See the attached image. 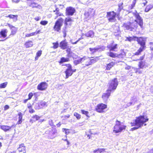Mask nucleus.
I'll list each match as a JSON object with an SVG mask.
<instances>
[{"label": "nucleus", "mask_w": 153, "mask_h": 153, "mask_svg": "<svg viewBox=\"0 0 153 153\" xmlns=\"http://www.w3.org/2000/svg\"><path fill=\"white\" fill-rule=\"evenodd\" d=\"M149 119L144 115L140 116L137 117L136 119L133 122L131 123V126H135L131 128L130 130L133 131L142 127L143 126V125L145 126H146V124L145 123Z\"/></svg>", "instance_id": "obj_1"}, {"label": "nucleus", "mask_w": 153, "mask_h": 153, "mask_svg": "<svg viewBox=\"0 0 153 153\" xmlns=\"http://www.w3.org/2000/svg\"><path fill=\"white\" fill-rule=\"evenodd\" d=\"M123 26L127 30L133 31H136L138 27L137 23L134 21L132 22L124 23Z\"/></svg>", "instance_id": "obj_2"}, {"label": "nucleus", "mask_w": 153, "mask_h": 153, "mask_svg": "<svg viewBox=\"0 0 153 153\" xmlns=\"http://www.w3.org/2000/svg\"><path fill=\"white\" fill-rule=\"evenodd\" d=\"M116 16L118 17V19L119 20V13H116L114 11L107 12L106 17L108 20L110 22H115L116 21Z\"/></svg>", "instance_id": "obj_3"}, {"label": "nucleus", "mask_w": 153, "mask_h": 153, "mask_svg": "<svg viewBox=\"0 0 153 153\" xmlns=\"http://www.w3.org/2000/svg\"><path fill=\"white\" fill-rule=\"evenodd\" d=\"M134 16L136 19L134 21L137 23V25H139L141 28H143V19L140 16L139 13L137 12L136 10L133 13Z\"/></svg>", "instance_id": "obj_4"}, {"label": "nucleus", "mask_w": 153, "mask_h": 153, "mask_svg": "<svg viewBox=\"0 0 153 153\" xmlns=\"http://www.w3.org/2000/svg\"><path fill=\"white\" fill-rule=\"evenodd\" d=\"M63 21V19L62 18H59L56 21L53 27V29L54 31L60 32Z\"/></svg>", "instance_id": "obj_5"}, {"label": "nucleus", "mask_w": 153, "mask_h": 153, "mask_svg": "<svg viewBox=\"0 0 153 153\" xmlns=\"http://www.w3.org/2000/svg\"><path fill=\"white\" fill-rule=\"evenodd\" d=\"M118 82L117 78H115L110 81L108 83V90L111 91L115 90L118 85Z\"/></svg>", "instance_id": "obj_6"}, {"label": "nucleus", "mask_w": 153, "mask_h": 153, "mask_svg": "<svg viewBox=\"0 0 153 153\" xmlns=\"http://www.w3.org/2000/svg\"><path fill=\"white\" fill-rule=\"evenodd\" d=\"M136 41H137L138 44L141 46L140 48L145 49L146 46V39H145L142 37H137Z\"/></svg>", "instance_id": "obj_7"}, {"label": "nucleus", "mask_w": 153, "mask_h": 153, "mask_svg": "<svg viewBox=\"0 0 153 153\" xmlns=\"http://www.w3.org/2000/svg\"><path fill=\"white\" fill-rule=\"evenodd\" d=\"M107 108L106 105L101 103L98 105L96 108V111L100 113L103 111V110Z\"/></svg>", "instance_id": "obj_8"}, {"label": "nucleus", "mask_w": 153, "mask_h": 153, "mask_svg": "<svg viewBox=\"0 0 153 153\" xmlns=\"http://www.w3.org/2000/svg\"><path fill=\"white\" fill-rule=\"evenodd\" d=\"M126 127V126L124 125H123L122 126H115L113 131L116 133L120 132L123 130L125 129Z\"/></svg>", "instance_id": "obj_9"}, {"label": "nucleus", "mask_w": 153, "mask_h": 153, "mask_svg": "<svg viewBox=\"0 0 153 153\" xmlns=\"http://www.w3.org/2000/svg\"><path fill=\"white\" fill-rule=\"evenodd\" d=\"M47 87V83L45 82H42L38 85L37 88L39 90L43 91L46 89Z\"/></svg>", "instance_id": "obj_10"}, {"label": "nucleus", "mask_w": 153, "mask_h": 153, "mask_svg": "<svg viewBox=\"0 0 153 153\" xmlns=\"http://www.w3.org/2000/svg\"><path fill=\"white\" fill-rule=\"evenodd\" d=\"M105 49V47L103 46L101 47H96L94 48H90L89 50L91 53H94L97 51H103Z\"/></svg>", "instance_id": "obj_11"}, {"label": "nucleus", "mask_w": 153, "mask_h": 153, "mask_svg": "<svg viewBox=\"0 0 153 153\" xmlns=\"http://www.w3.org/2000/svg\"><path fill=\"white\" fill-rule=\"evenodd\" d=\"M66 74V78L67 79L70 76H71L73 74L72 71V67L71 65H68V68L65 71Z\"/></svg>", "instance_id": "obj_12"}, {"label": "nucleus", "mask_w": 153, "mask_h": 153, "mask_svg": "<svg viewBox=\"0 0 153 153\" xmlns=\"http://www.w3.org/2000/svg\"><path fill=\"white\" fill-rule=\"evenodd\" d=\"M6 26H8L10 29L11 30V35H14L16 34L17 30V28L15 27L10 24L9 23H7V25H6Z\"/></svg>", "instance_id": "obj_13"}, {"label": "nucleus", "mask_w": 153, "mask_h": 153, "mask_svg": "<svg viewBox=\"0 0 153 153\" xmlns=\"http://www.w3.org/2000/svg\"><path fill=\"white\" fill-rule=\"evenodd\" d=\"M75 11V9L71 7H68L66 9V14L68 16H72Z\"/></svg>", "instance_id": "obj_14"}, {"label": "nucleus", "mask_w": 153, "mask_h": 153, "mask_svg": "<svg viewBox=\"0 0 153 153\" xmlns=\"http://www.w3.org/2000/svg\"><path fill=\"white\" fill-rule=\"evenodd\" d=\"M117 44H112L108 45L107 47L109 50L110 51H117Z\"/></svg>", "instance_id": "obj_15"}, {"label": "nucleus", "mask_w": 153, "mask_h": 153, "mask_svg": "<svg viewBox=\"0 0 153 153\" xmlns=\"http://www.w3.org/2000/svg\"><path fill=\"white\" fill-rule=\"evenodd\" d=\"M137 101V99L136 97L133 96L131 98L130 102L127 103L126 105L128 107L131 105H134Z\"/></svg>", "instance_id": "obj_16"}, {"label": "nucleus", "mask_w": 153, "mask_h": 153, "mask_svg": "<svg viewBox=\"0 0 153 153\" xmlns=\"http://www.w3.org/2000/svg\"><path fill=\"white\" fill-rule=\"evenodd\" d=\"M15 127V125H13L11 126H8L4 125L1 126H0V127L1 129L6 132L7 131H9L11 128H14Z\"/></svg>", "instance_id": "obj_17"}, {"label": "nucleus", "mask_w": 153, "mask_h": 153, "mask_svg": "<svg viewBox=\"0 0 153 153\" xmlns=\"http://www.w3.org/2000/svg\"><path fill=\"white\" fill-rule=\"evenodd\" d=\"M111 92V91L108 89L106 91V93L103 94L102 97L105 101H106L109 98Z\"/></svg>", "instance_id": "obj_18"}, {"label": "nucleus", "mask_w": 153, "mask_h": 153, "mask_svg": "<svg viewBox=\"0 0 153 153\" xmlns=\"http://www.w3.org/2000/svg\"><path fill=\"white\" fill-rule=\"evenodd\" d=\"M68 45V42L66 41L65 40L61 41L59 44V47L61 48L63 50L65 49Z\"/></svg>", "instance_id": "obj_19"}, {"label": "nucleus", "mask_w": 153, "mask_h": 153, "mask_svg": "<svg viewBox=\"0 0 153 153\" xmlns=\"http://www.w3.org/2000/svg\"><path fill=\"white\" fill-rule=\"evenodd\" d=\"M19 152H23V153H26V149L23 143H22L19 145V147L17 149Z\"/></svg>", "instance_id": "obj_20"}, {"label": "nucleus", "mask_w": 153, "mask_h": 153, "mask_svg": "<svg viewBox=\"0 0 153 153\" xmlns=\"http://www.w3.org/2000/svg\"><path fill=\"white\" fill-rule=\"evenodd\" d=\"M86 57L84 56L83 57L80 58V59L75 60L74 61V63L75 65H77L81 63L82 61H83L86 59Z\"/></svg>", "instance_id": "obj_21"}, {"label": "nucleus", "mask_w": 153, "mask_h": 153, "mask_svg": "<svg viewBox=\"0 0 153 153\" xmlns=\"http://www.w3.org/2000/svg\"><path fill=\"white\" fill-rule=\"evenodd\" d=\"M7 18L9 17L10 19H12L14 22H16L18 20V16L17 15H14L10 14L8 16H6Z\"/></svg>", "instance_id": "obj_22"}, {"label": "nucleus", "mask_w": 153, "mask_h": 153, "mask_svg": "<svg viewBox=\"0 0 153 153\" xmlns=\"http://www.w3.org/2000/svg\"><path fill=\"white\" fill-rule=\"evenodd\" d=\"M107 55L112 58H115L116 57H118V55L117 54L115 53H113V52L109 51L106 53Z\"/></svg>", "instance_id": "obj_23"}, {"label": "nucleus", "mask_w": 153, "mask_h": 153, "mask_svg": "<svg viewBox=\"0 0 153 153\" xmlns=\"http://www.w3.org/2000/svg\"><path fill=\"white\" fill-rule=\"evenodd\" d=\"M115 65V62H111L109 64H107L106 70H110Z\"/></svg>", "instance_id": "obj_24"}, {"label": "nucleus", "mask_w": 153, "mask_h": 153, "mask_svg": "<svg viewBox=\"0 0 153 153\" xmlns=\"http://www.w3.org/2000/svg\"><path fill=\"white\" fill-rule=\"evenodd\" d=\"M67 56L69 57H72L74 59H77L78 57L77 55L71 52H69L68 53Z\"/></svg>", "instance_id": "obj_25"}, {"label": "nucleus", "mask_w": 153, "mask_h": 153, "mask_svg": "<svg viewBox=\"0 0 153 153\" xmlns=\"http://www.w3.org/2000/svg\"><path fill=\"white\" fill-rule=\"evenodd\" d=\"M85 35L87 37L92 38L94 36V33L92 30H90L86 33Z\"/></svg>", "instance_id": "obj_26"}, {"label": "nucleus", "mask_w": 153, "mask_h": 153, "mask_svg": "<svg viewBox=\"0 0 153 153\" xmlns=\"http://www.w3.org/2000/svg\"><path fill=\"white\" fill-rule=\"evenodd\" d=\"M56 131L53 129L52 130V132H50L49 134L51 138H53L56 136Z\"/></svg>", "instance_id": "obj_27"}, {"label": "nucleus", "mask_w": 153, "mask_h": 153, "mask_svg": "<svg viewBox=\"0 0 153 153\" xmlns=\"http://www.w3.org/2000/svg\"><path fill=\"white\" fill-rule=\"evenodd\" d=\"M146 62L144 61H140L138 64L140 68L143 69L146 65Z\"/></svg>", "instance_id": "obj_28"}, {"label": "nucleus", "mask_w": 153, "mask_h": 153, "mask_svg": "<svg viewBox=\"0 0 153 153\" xmlns=\"http://www.w3.org/2000/svg\"><path fill=\"white\" fill-rule=\"evenodd\" d=\"M18 115L19 116V120L17 122V124H21L22 122V113L20 112L18 113Z\"/></svg>", "instance_id": "obj_29"}, {"label": "nucleus", "mask_w": 153, "mask_h": 153, "mask_svg": "<svg viewBox=\"0 0 153 153\" xmlns=\"http://www.w3.org/2000/svg\"><path fill=\"white\" fill-rule=\"evenodd\" d=\"M69 61L70 59L69 58H65L64 57H62L61 58L59 62L60 64H61L65 62H69Z\"/></svg>", "instance_id": "obj_30"}, {"label": "nucleus", "mask_w": 153, "mask_h": 153, "mask_svg": "<svg viewBox=\"0 0 153 153\" xmlns=\"http://www.w3.org/2000/svg\"><path fill=\"white\" fill-rule=\"evenodd\" d=\"M7 31L6 29L2 30L0 32V34L4 38L5 37L7 36Z\"/></svg>", "instance_id": "obj_31"}, {"label": "nucleus", "mask_w": 153, "mask_h": 153, "mask_svg": "<svg viewBox=\"0 0 153 153\" xmlns=\"http://www.w3.org/2000/svg\"><path fill=\"white\" fill-rule=\"evenodd\" d=\"M136 36H135L126 37V41H128L130 42H131L133 41H136Z\"/></svg>", "instance_id": "obj_32"}, {"label": "nucleus", "mask_w": 153, "mask_h": 153, "mask_svg": "<svg viewBox=\"0 0 153 153\" xmlns=\"http://www.w3.org/2000/svg\"><path fill=\"white\" fill-rule=\"evenodd\" d=\"M25 45L26 48L31 47L33 45V42L31 41H29L25 43Z\"/></svg>", "instance_id": "obj_33"}, {"label": "nucleus", "mask_w": 153, "mask_h": 153, "mask_svg": "<svg viewBox=\"0 0 153 153\" xmlns=\"http://www.w3.org/2000/svg\"><path fill=\"white\" fill-rule=\"evenodd\" d=\"M53 12H55V14L57 15L55 19L58 16L62 15V14L59 12V9L58 8H56L55 10H53Z\"/></svg>", "instance_id": "obj_34"}, {"label": "nucleus", "mask_w": 153, "mask_h": 153, "mask_svg": "<svg viewBox=\"0 0 153 153\" xmlns=\"http://www.w3.org/2000/svg\"><path fill=\"white\" fill-rule=\"evenodd\" d=\"M104 149H98L94 151V152L96 153V152H98L99 153H105L106 152Z\"/></svg>", "instance_id": "obj_35"}, {"label": "nucleus", "mask_w": 153, "mask_h": 153, "mask_svg": "<svg viewBox=\"0 0 153 153\" xmlns=\"http://www.w3.org/2000/svg\"><path fill=\"white\" fill-rule=\"evenodd\" d=\"M145 49L142 48H140L137 51L134 53L135 55H138L140 54Z\"/></svg>", "instance_id": "obj_36"}, {"label": "nucleus", "mask_w": 153, "mask_h": 153, "mask_svg": "<svg viewBox=\"0 0 153 153\" xmlns=\"http://www.w3.org/2000/svg\"><path fill=\"white\" fill-rule=\"evenodd\" d=\"M73 21L71 19V18L68 17L67 18L65 19V24L67 25H68V22H72Z\"/></svg>", "instance_id": "obj_37"}, {"label": "nucleus", "mask_w": 153, "mask_h": 153, "mask_svg": "<svg viewBox=\"0 0 153 153\" xmlns=\"http://www.w3.org/2000/svg\"><path fill=\"white\" fill-rule=\"evenodd\" d=\"M99 57H96L95 58L93 59H90V60L91 65L93 63H95L97 62L99 59Z\"/></svg>", "instance_id": "obj_38"}, {"label": "nucleus", "mask_w": 153, "mask_h": 153, "mask_svg": "<svg viewBox=\"0 0 153 153\" xmlns=\"http://www.w3.org/2000/svg\"><path fill=\"white\" fill-rule=\"evenodd\" d=\"M85 60H86L85 64V66H88L89 65H91L89 58L86 57V59Z\"/></svg>", "instance_id": "obj_39"}, {"label": "nucleus", "mask_w": 153, "mask_h": 153, "mask_svg": "<svg viewBox=\"0 0 153 153\" xmlns=\"http://www.w3.org/2000/svg\"><path fill=\"white\" fill-rule=\"evenodd\" d=\"M81 111L82 114L85 115L87 117H90V116L88 115V114L89 113L88 111L82 109L81 110Z\"/></svg>", "instance_id": "obj_40"}, {"label": "nucleus", "mask_w": 153, "mask_h": 153, "mask_svg": "<svg viewBox=\"0 0 153 153\" xmlns=\"http://www.w3.org/2000/svg\"><path fill=\"white\" fill-rule=\"evenodd\" d=\"M153 7V6L152 5L147 6L145 9V11L146 12H148L151 10Z\"/></svg>", "instance_id": "obj_41"}, {"label": "nucleus", "mask_w": 153, "mask_h": 153, "mask_svg": "<svg viewBox=\"0 0 153 153\" xmlns=\"http://www.w3.org/2000/svg\"><path fill=\"white\" fill-rule=\"evenodd\" d=\"M7 82H5L0 84V88H4L7 86Z\"/></svg>", "instance_id": "obj_42"}, {"label": "nucleus", "mask_w": 153, "mask_h": 153, "mask_svg": "<svg viewBox=\"0 0 153 153\" xmlns=\"http://www.w3.org/2000/svg\"><path fill=\"white\" fill-rule=\"evenodd\" d=\"M63 132H65L66 134H68L70 133L69 129L66 128H63L62 129Z\"/></svg>", "instance_id": "obj_43"}, {"label": "nucleus", "mask_w": 153, "mask_h": 153, "mask_svg": "<svg viewBox=\"0 0 153 153\" xmlns=\"http://www.w3.org/2000/svg\"><path fill=\"white\" fill-rule=\"evenodd\" d=\"M136 2V1L135 0H134L133 1L132 4L129 7V9H132L135 6Z\"/></svg>", "instance_id": "obj_44"}, {"label": "nucleus", "mask_w": 153, "mask_h": 153, "mask_svg": "<svg viewBox=\"0 0 153 153\" xmlns=\"http://www.w3.org/2000/svg\"><path fill=\"white\" fill-rule=\"evenodd\" d=\"M38 5L35 3H32L30 4V6L32 7H37Z\"/></svg>", "instance_id": "obj_45"}, {"label": "nucleus", "mask_w": 153, "mask_h": 153, "mask_svg": "<svg viewBox=\"0 0 153 153\" xmlns=\"http://www.w3.org/2000/svg\"><path fill=\"white\" fill-rule=\"evenodd\" d=\"M74 116L76 117L77 119H79L81 118L80 115L77 113H74Z\"/></svg>", "instance_id": "obj_46"}, {"label": "nucleus", "mask_w": 153, "mask_h": 153, "mask_svg": "<svg viewBox=\"0 0 153 153\" xmlns=\"http://www.w3.org/2000/svg\"><path fill=\"white\" fill-rule=\"evenodd\" d=\"M53 48L54 49H56L59 46V43L58 42H56L55 43H53Z\"/></svg>", "instance_id": "obj_47"}, {"label": "nucleus", "mask_w": 153, "mask_h": 153, "mask_svg": "<svg viewBox=\"0 0 153 153\" xmlns=\"http://www.w3.org/2000/svg\"><path fill=\"white\" fill-rule=\"evenodd\" d=\"M48 23V22L47 21H42L40 22V24L43 25H45Z\"/></svg>", "instance_id": "obj_48"}, {"label": "nucleus", "mask_w": 153, "mask_h": 153, "mask_svg": "<svg viewBox=\"0 0 153 153\" xmlns=\"http://www.w3.org/2000/svg\"><path fill=\"white\" fill-rule=\"evenodd\" d=\"M93 11V9H90L88 12H89V16H93L94 13H92V12Z\"/></svg>", "instance_id": "obj_49"}, {"label": "nucleus", "mask_w": 153, "mask_h": 153, "mask_svg": "<svg viewBox=\"0 0 153 153\" xmlns=\"http://www.w3.org/2000/svg\"><path fill=\"white\" fill-rule=\"evenodd\" d=\"M35 35L34 32H33L29 34H26L25 35V37H29L31 36H34Z\"/></svg>", "instance_id": "obj_50"}, {"label": "nucleus", "mask_w": 153, "mask_h": 153, "mask_svg": "<svg viewBox=\"0 0 153 153\" xmlns=\"http://www.w3.org/2000/svg\"><path fill=\"white\" fill-rule=\"evenodd\" d=\"M32 117L33 118L35 119L36 120H34V121H35L38 120L40 118V117L36 115L33 116Z\"/></svg>", "instance_id": "obj_51"}, {"label": "nucleus", "mask_w": 153, "mask_h": 153, "mask_svg": "<svg viewBox=\"0 0 153 153\" xmlns=\"http://www.w3.org/2000/svg\"><path fill=\"white\" fill-rule=\"evenodd\" d=\"M63 84H58L56 85V86L57 88H58L59 89H61L62 88V87L63 86Z\"/></svg>", "instance_id": "obj_52"}, {"label": "nucleus", "mask_w": 153, "mask_h": 153, "mask_svg": "<svg viewBox=\"0 0 153 153\" xmlns=\"http://www.w3.org/2000/svg\"><path fill=\"white\" fill-rule=\"evenodd\" d=\"M42 51H38L36 54V56L37 57H39L41 56L42 54Z\"/></svg>", "instance_id": "obj_53"}, {"label": "nucleus", "mask_w": 153, "mask_h": 153, "mask_svg": "<svg viewBox=\"0 0 153 153\" xmlns=\"http://www.w3.org/2000/svg\"><path fill=\"white\" fill-rule=\"evenodd\" d=\"M48 124L51 126H53V121L51 119H50L48 120Z\"/></svg>", "instance_id": "obj_54"}, {"label": "nucleus", "mask_w": 153, "mask_h": 153, "mask_svg": "<svg viewBox=\"0 0 153 153\" xmlns=\"http://www.w3.org/2000/svg\"><path fill=\"white\" fill-rule=\"evenodd\" d=\"M40 105L42 106H44L46 105V103L45 102H42L39 103Z\"/></svg>", "instance_id": "obj_55"}, {"label": "nucleus", "mask_w": 153, "mask_h": 153, "mask_svg": "<svg viewBox=\"0 0 153 153\" xmlns=\"http://www.w3.org/2000/svg\"><path fill=\"white\" fill-rule=\"evenodd\" d=\"M122 125L120 124V121L117 120L116 122V124L115 126H122Z\"/></svg>", "instance_id": "obj_56"}, {"label": "nucleus", "mask_w": 153, "mask_h": 153, "mask_svg": "<svg viewBox=\"0 0 153 153\" xmlns=\"http://www.w3.org/2000/svg\"><path fill=\"white\" fill-rule=\"evenodd\" d=\"M33 95V93H32L31 92L28 95V99L29 100H30L32 98Z\"/></svg>", "instance_id": "obj_57"}, {"label": "nucleus", "mask_w": 153, "mask_h": 153, "mask_svg": "<svg viewBox=\"0 0 153 153\" xmlns=\"http://www.w3.org/2000/svg\"><path fill=\"white\" fill-rule=\"evenodd\" d=\"M84 15L86 17H88L89 16V12H85L84 13Z\"/></svg>", "instance_id": "obj_58"}, {"label": "nucleus", "mask_w": 153, "mask_h": 153, "mask_svg": "<svg viewBox=\"0 0 153 153\" xmlns=\"http://www.w3.org/2000/svg\"><path fill=\"white\" fill-rule=\"evenodd\" d=\"M123 9V7H119L118 8L117 11L118 12V13H119L120 14V12L121 11V10Z\"/></svg>", "instance_id": "obj_59"}, {"label": "nucleus", "mask_w": 153, "mask_h": 153, "mask_svg": "<svg viewBox=\"0 0 153 153\" xmlns=\"http://www.w3.org/2000/svg\"><path fill=\"white\" fill-rule=\"evenodd\" d=\"M9 108V106L7 105H6L4 107V110H6L8 109Z\"/></svg>", "instance_id": "obj_60"}, {"label": "nucleus", "mask_w": 153, "mask_h": 153, "mask_svg": "<svg viewBox=\"0 0 153 153\" xmlns=\"http://www.w3.org/2000/svg\"><path fill=\"white\" fill-rule=\"evenodd\" d=\"M144 56L140 57V59H138L137 60L138 61L140 60V61H143V60L144 59Z\"/></svg>", "instance_id": "obj_61"}, {"label": "nucleus", "mask_w": 153, "mask_h": 153, "mask_svg": "<svg viewBox=\"0 0 153 153\" xmlns=\"http://www.w3.org/2000/svg\"><path fill=\"white\" fill-rule=\"evenodd\" d=\"M40 30H36L35 32H34L35 35H36L37 34L39 33L40 32Z\"/></svg>", "instance_id": "obj_62"}, {"label": "nucleus", "mask_w": 153, "mask_h": 153, "mask_svg": "<svg viewBox=\"0 0 153 153\" xmlns=\"http://www.w3.org/2000/svg\"><path fill=\"white\" fill-rule=\"evenodd\" d=\"M40 18L39 17H37L35 18V19L36 21H38L40 20Z\"/></svg>", "instance_id": "obj_63"}, {"label": "nucleus", "mask_w": 153, "mask_h": 153, "mask_svg": "<svg viewBox=\"0 0 153 153\" xmlns=\"http://www.w3.org/2000/svg\"><path fill=\"white\" fill-rule=\"evenodd\" d=\"M35 111L33 109H31L29 110V112L30 113H33Z\"/></svg>", "instance_id": "obj_64"}]
</instances>
